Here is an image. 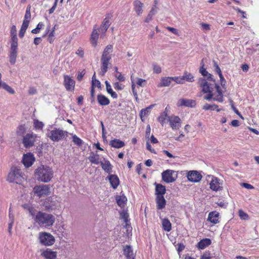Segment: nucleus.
I'll return each mask as SVG.
<instances>
[{
  "mask_svg": "<svg viewBox=\"0 0 259 259\" xmlns=\"http://www.w3.org/2000/svg\"><path fill=\"white\" fill-rule=\"evenodd\" d=\"M108 179L112 187L114 189H116L119 184V180L117 176L115 175H111L108 177Z\"/></svg>",
  "mask_w": 259,
  "mask_h": 259,
  "instance_id": "26",
  "label": "nucleus"
},
{
  "mask_svg": "<svg viewBox=\"0 0 259 259\" xmlns=\"http://www.w3.org/2000/svg\"><path fill=\"white\" fill-rule=\"evenodd\" d=\"M31 18V13L30 11V8H27L25 16H24V20L23 21H26L27 22L28 24H29V20Z\"/></svg>",
  "mask_w": 259,
  "mask_h": 259,
  "instance_id": "46",
  "label": "nucleus"
},
{
  "mask_svg": "<svg viewBox=\"0 0 259 259\" xmlns=\"http://www.w3.org/2000/svg\"><path fill=\"white\" fill-rule=\"evenodd\" d=\"M214 67H215V72L219 74V77H221L222 74L221 70L218 64L215 62H214Z\"/></svg>",
  "mask_w": 259,
  "mask_h": 259,
  "instance_id": "56",
  "label": "nucleus"
},
{
  "mask_svg": "<svg viewBox=\"0 0 259 259\" xmlns=\"http://www.w3.org/2000/svg\"><path fill=\"white\" fill-rule=\"evenodd\" d=\"M113 87L115 90L121 91L124 89V85L118 82H116L113 83Z\"/></svg>",
  "mask_w": 259,
  "mask_h": 259,
  "instance_id": "53",
  "label": "nucleus"
},
{
  "mask_svg": "<svg viewBox=\"0 0 259 259\" xmlns=\"http://www.w3.org/2000/svg\"><path fill=\"white\" fill-rule=\"evenodd\" d=\"M230 105L231 106V108L232 109V110L234 111V112L236 114H239V111L238 110V109L235 107L234 105V102L232 101V100H230Z\"/></svg>",
  "mask_w": 259,
  "mask_h": 259,
  "instance_id": "61",
  "label": "nucleus"
},
{
  "mask_svg": "<svg viewBox=\"0 0 259 259\" xmlns=\"http://www.w3.org/2000/svg\"><path fill=\"white\" fill-rule=\"evenodd\" d=\"M64 84L67 91H73L74 89L75 81L68 75L64 76Z\"/></svg>",
  "mask_w": 259,
  "mask_h": 259,
  "instance_id": "17",
  "label": "nucleus"
},
{
  "mask_svg": "<svg viewBox=\"0 0 259 259\" xmlns=\"http://www.w3.org/2000/svg\"><path fill=\"white\" fill-rule=\"evenodd\" d=\"M11 38H17V29L15 25H13L10 31Z\"/></svg>",
  "mask_w": 259,
  "mask_h": 259,
  "instance_id": "49",
  "label": "nucleus"
},
{
  "mask_svg": "<svg viewBox=\"0 0 259 259\" xmlns=\"http://www.w3.org/2000/svg\"><path fill=\"white\" fill-rule=\"evenodd\" d=\"M167 120L169 122L170 127L173 130H177L181 126V120L178 116L171 115L168 117Z\"/></svg>",
  "mask_w": 259,
  "mask_h": 259,
  "instance_id": "10",
  "label": "nucleus"
},
{
  "mask_svg": "<svg viewBox=\"0 0 259 259\" xmlns=\"http://www.w3.org/2000/svg\"><path fill=\"white\" fill-rule=\"evenodd\" d=\"M116 200L117 204L121 207H123L127 201L126 197L125 196H117L116 197Z\"/></svg>",
  "mask_w": 259,
  "mask_h": 259,
  "instance_id": "36",
  "label": "nucleus"
},
{
  "mask_svg": "<svg viewBox=\"0 0 259 259\" xmlns=\"http://www.w3.org/2000/svg\"><path fill=\"white\" fill-rule=\"evenodd\" d=\"M44 24L42 22H39L36 26V27L32 30L31 32L33 34H37L39 32V30L42 28Z\"/></svg>",
  "mask_w": 259,
  "mask_h": 259,
  "instance_id": "48",
  "label": "nucleus"
},
{
  "mask_svg": "<svg viewBox=\"0 0 259 259\" xmlns=\"http://www.w3.org/2000/svg\"><path fill=\"white\" fill-rule=\"evenodd\" d=\"M239 215L240 218L243 220H245L248 218V215L242 210L239 211Z\"/></svg>",
  "mask_w": 259,
  "mask_h": 259,
  "instance_id": "57",
  "label": "nucleus"
},
{
  "mask_svg": "<svg viewBox=\"0 0 259 259\" xmlns=\"http://www.w3.org/2000/svg\"><path fill=\"white\" fill-rule=\"evenodd\" d=\"M76 54L80 58H82L84 56V52L82 49L79 48L76 51Z\"/></svg>",
  "mask_w": 259,
  "mask_h": 259,
  "instance_id": "62",
  "label": "nucleus"
},
{
  "mask_svg": "<svg viewBox=\"0 0 259 259\" xmlns=\"http://www.w3.org/2000/svg\"><path fill=\"white\" fill-rule=\"evenodd\" d=\"M17 50H10L9 54L10 62L12 65H14L17 57Z\"/></svg>",
  "mask_w": 259,
  "mask_h": 259,
  "instance_id": "35",
  "label": "nucleus"
},
{
  "mask_svg": "<svg viewBox=\"0 0 259 259\" xmlns=\"http://www.w3.org/2000/svg\"><path fill=\"white\" fill-rule=\"evenodd\" d=\"M220 180L214 176H212V179L209 184L210 188L213 191H218L222 190V187L220 186Z\"/></svg>",
  "mask_w": 259,
  "mask_h": 259,
  "instance_id": "18",
  "label": "nucleus"
},
{
  "mask_svg": "<svg viewBox=\"0 0 259 259\" xmlns=\"http://www.w3.org/2000/svg\"><path fill=\"white\" fill-rule=\"evenodd\" d=\"M67 132L60 128H54L48 134V137L53 142H58L67 137Z\"/></svg>",
  "mask_w": 259,
  "mask_h": 259,
  "instance_id": "5",
  "label": "nucleus"
},
{
  "mask_svg": "<svg viewBox=\"0 0 259 259\" xmlns=\"http://www.w3.org/2000/svg\"><path fill=\"white\" fill-rule=\"evenodd\" d=\"M172 80L175 81L176 83L181 84L183 83V79L182 78H179L178 77H171Z\"/></svg>",
  "mask_w": 259,
  "mask_h": 259,
  "instance_id": "59",
  "label": "nucleus"
},
{
  "mask_svg": "<svg viewBox=\"0 0 259 259\" xmlns=\"http://www.w3.org/2000/svg\"><path fill=\"white\" fill-rule=\"evenodd\" d=\"M202 109L205 110H216L218 112L220 111V109L218 108V106L215 104L210 105L208 104H205L203 106Z\"/></svg>",
  "mask_w": 259,
  "mask_h": 259,
  "instance_id": "40",
  "label": "nucleus"
},
{
  "mask_svg": "<svg viewBox=\"0 0 259 259\" xmlns=\"http://www.w3.org/2000/svg\"><path fill=\"white\" fill-rule=\"evenodd\" d=\"M110 60H104L101 59V66L100 71L99 73L101 76H104L105 73L108 70V65L109 64Z\"/></svg>",
  "mask_w": 259,
  "mask_h": 259,
  "instance_id": "21",
  "label": "nucleus"
},
{
  "mask_svg": "<svg viewBox=\"0 0 259 259\" xmlns=\"http://www.w3.org/2000/svg\"><path fill=\"white\" fill-rule=\"evenodd\" d=\"M183 80L185 79L187 81L193 82L194 81V76L192 74L186 72L183 76Z\"/></svg>",
  "mask_w": 259,
  "mask_h": 259,
  "instance_id": "43",
  "label": "nucleus"
},
{
  "mask_svg": "<svg viewBox=\"0 0 259 259\" xmlns=\"http://www.w3.org/2000/svg\"><path fill=\"white\" fill-rule=\"evenodd\" d=\"M113 46L111 45H108L103 51L101 59L110 60L111 56L110 53L112 52Z\"/></svg>",
  "mask_w": 259,
  "mask_h": 259,
  "instance_id": "20",
  "label": "nucleus"
},
{
  "mask_svg": "<svg viewBox=\"0 0 259 259\" xmlns=\"http://www.w3.org/2000/svg\"><path fill=\"white\" fill-rule=\"evenodd\" d=\"M98 27L97 25H95L91 36V42L94 47L97 45V41L99 38V34L98 32Z\"/></svg>",
  "mask_w": 259,
  "mask_h": 259,
  "instance_id": "19",
  "label": "nucleus"
},
{
  "mask_svg": "<svg viewBox=\"0 0 259 259\" xmlns=\"http://www.w3.org/2000/svg\"><path fill=\"white\" fill-rule=\"evenodd\" d=\"M178 107H188L190 108L194 107L196 105V102L194 100L187 99H180L177 102Z\"/></svg>",
  "mask_w": 259,
  "mask_h": 259,
  "instance_id": "14",
  "label": "nucleus"
},
{
  "mask_svg": "<svg viewBox=\"0 0 259 259\" xmlns=\"http://www.w3.org/2000/svg\"><path fill=\"white\" fill-rule=\"evenodd\" d=\"M50 187L46 185L36 186L33 188V192L38 197H46L50 194Z\"/></svg>",
  "mask_w": 259,
  "mask_h": 259,
  "instance_id": "7",
  "label": "nucleus"
},
{
  "mask_svg": "<svg viewBox=\"0 0 259 259\" xmlns=\"http://www.w3.org/2000/svg\"><path fill=\"white\" fill-rule=\"evenodd\" d=\"M123 254L126 256L127 259L135 258L133 249L130 246L126 245L124 248Z\"/></svg>",
  "mask_w": 259,
  "mask_h": 259,
  "instance_id": "32",
  "label": "nucleus"
},
{
  "mask_svg": "<svg viewBox=\"0 0 259 259\" xmlns=\"http://www.w3.org/2000/svg\"><path fill=\"white\" fill-rule=\"evenodd\" d=\"M54 31L55 27H54L53 29L49 34L48 41H49L50 43H52L54 40Z\"/></svg>",
  "mask_w": 259,
  "mask_h": 259,
  "instance_id": "51",
  "label": "nucleus"
},
{
  "mask_svg": "<svg viewBox=\"0 0 259 259\" xmlns=\"http://www.w3.org/2000/svg\"><path fill=\"white\" fill-rule=\"evenodd\" d=\"M39 240L41 244L49 246L52 245L55 241V237L50 233L47 232H40L39 234Z\"/></svg>",
  "mask_w": 259,
  "mask_h": 259,
  "instance_id": "6",
  "label": "nucleus"
},
{
  "mask_svg": "<svg viewBox=\"0 0 259 259\" xmlns=\"http://www.w3.org/2000/svg\"><path fill=\"white\" fill-rule=\"evenodd\" d=\"M55 220V218L52 214L39 211L34 221L41 227H49L53 225Z\"/></svg>",
  "mask_w": 259,
  "mask_h": 259,
  "instance_id": "3",
  "label": "nucleus"
},
{
  "mask_svg": "<svg viewBox=\"0 0 259 259\" xmlns=\"http://www.w3.org/2000/svg\"><path fill=\"white\" fill-rule=\"evenodd\" d=\"M92 88H95V87L100 88H101L100 81L97 79H95V80H92Z\"/></svg>",
  "mask_w": 259,
  "mask_h": 259,
  "instance_id": "54",
  "label": "nucleus"
},
{
  "mask_svg": "<svg viewBox=\"0 0 259 259\" xmlns=\"http://www.w3.org/2000/svg\"><path fill=\"white\" fill-rule=\"evenodd\" d=\"M10 50H17L18 49V38H11Z\"/></svg>",
  "mask_w": 259,
  "mask_h": 259,
  "instance_id": "42",
  "label": "nucleus"
},
{
  "mask_svg": "<svg viewBox=\"0 0 259 259\" xmlns=\"http://www.w3.org/2000/svg\"><path fill=\"white\" fill-rule=\"evenodd\" d=\"M102 168L104 170L108 173L110 174L111 172L112 171V165L109 162V161L106 160H105L104 162H101L100 163Z\"/></svg>",
  "mask_w": 259,
  "mask_h": 259,
  "instance_id": "33",
  "label": "nucleus"
},
{
  "mask_svg": "<svg viewBox=\"0 0 259 259\" xmlns=\"http://www.w3.org/2000/svg\"><path fill=\"white\" fill-rule=\"evenodd\" d=\"M156 202L158 209H162L165 206L166 200L163 196H156Z\"/></svg>",
  "mask_w": 259,
  "mask_h": 259,
  "instance_id": "25",
  "label": "nucleus"
},
{
  "mask_svg": "<svg viewBox=\"0 0 259 259\" xmlns=\"http://www.w3.org/2000/svg\"><path fill=\"white\" fill-rule=\"evenodd\" d=\"M72 141L75 144L78 146H80L82 145V140L75 135L72 136Z\"/></svg>",
  "mask_w": 259,
  "mask_h": 259,
  "instance_id": "45",
  "label": "nucleus"
},
{
  "mask_svg": "<svg viewBox=\"0 0 259 259\" xmlns=\"http://www.w3.org/2000/svg\"><path fill=\"white\" fill-rule=\"evenodd\" d=\"M210 258L211 256L210 252L206 251L201 256L200 259H210Z\"/></svg>",
  "mask_w": 259,
  "mask_h": 259,
  "instance_id": "58",
  "label": "nucleus"
},
{
  "mask_svg": "<svg viewBox=\"0 0 259 259\" xmlns=\"http://www.w3.org/2000/svg\"><path fill=\"white\" fill-rule=\"evenodd\" d=\"M153 71L154 73L159 74L161 72L160 66L155 63L153 64Z\"/></svg>",
  "mask_w": 259,
  "mask_h": 259,
  "instance_id": "52",
  "label": "nucleus"
},
{
  "mask_svg": "<svg viewBox=\"0 0 259 259\" xmlns=\"http://www.w3.org/2000/svg\"><path fill=\"white\" fill-rule=\"evenodd\" d=\"M241 185L244 188H246L247 189H253V187L251 185L248 183H243L241 184Z\"/></svg>",
  "mask_w": 259,
  "mask_h": 259,
  "instance_id": "63",
  "label": "nucleus"
},
{
  "mask_svg": "<svg viewBox=\"0 0 259 259\" xmlns=\"http://www.w3.org/2000/svg\"><path fill=\"white\" fill-rule=\"evenodd\" d=\"M41 255L45 259H56L57 256V252L53 251L50 248L44 250Z\"/></svg>",
  "mask_w": 259,
  "mask_h": 259,
  "instance_id": "16",
  "label": "nucleus"
},
{
  "mask_svg": "<svg viewBox=\"0 0 259 259\" xmlns=\"http://www.w3.org/2000/svg\"><path fill=\"white\" fill-rule=\"evenodd\" d=\"M187 177L189 181L194 183L199 182L202 179L201 174L196 170L189 171L187 173Z\"/></svg>",
  "mask_w": 259,
  "mask_h": 259,
  "instance_id": "11",
  "label": "nucleus"
},
{
  "mask_svg": "<svg viewBox=\"0 0 259 259\" xmlns=\"http://www.w3.org/2000/svg\"><path fill=\"white\" fill-rule=\"evenodd\" d=\"M36 136L33 133H29L27 134L23 137V144L24 146L26 148H30L33 146L35 141Z\"/></svg>",
  "mask_w": 259,
  "mask_h": 259,
  "instance_id": "9",
  "label": "nucleus"
},
{
  "mask_svg": "<svg viewBox=\"0 0 259 259\" xmlns=\"http://www.w3.org/2000/svg\"><path fill=\"white\" fill-rule=\"evenodd\" d=\"M28 25L29 24H28L27 22L26 21H23L21 27V29L19 33V36L20 38H22L24 36L25 33L26 31V29L28 26Z\"/></svg>",
  "mask_w": 259,
  "mask_h": 259,
  "instance_id": "37",
  "label": "nucleus"
},
{
  "mask_svg": "<svg viewBox=\"0 0 259 259\" xmlns=\"http://www.w3.org/2000/svg\"><path fill=\"white\" fill-rule=\"evenodd\" d=\"M134 10L139 16L143 13V4L140 1L136 0L133 3Z\"/></svg>",
  "mask_w": 259,
  "mask_h": 259,
  "instance_id": "23",
  "label": "nucleus"
},
{
  "mask_svg": "<svg viewBox=\"0 0 259 259\" xmlns=\"http://www.w3.org/2000/svg\"><path fill=\"white\" fill-rule=\"evenodd\" d=\"M24 179L21 169L17 167L13 166L11 168L8 174L7 180L10 183L20 184Z\"/></svg>",
  "mask_w": 259,
  "mask_h": 259,
  "instance_id": "4",
  "label": "nucleus"
},
{
  "mask_svg": "<svg viewBox=\"0 0 259 259\" xmlns=\"http://www.w3.org/2000/svg\"><path fill=\"white\" fill-rule=\"evenodd\" d=\"M219 213L217 211L210 212L208 215L207 221L213 224H216L219 221Z\"/></svg>",
  "mask_w": 259,
  "mask_h": 259,
  "instance_id": "22",
  "label": "nucleus"
},
{
  "mask_svg": "<svg viewBox=\"0 0 259 259\" xmlns=\"http://www.w3.org/2000/svg\"><path fill=\"white\" fill-rule=\"evenodd\" d=\"M156 4V3H155V5L153 6V7L152 8L151 10H150L149 13L148 14L147 17L146 18V19L145 20V22L148 23L151 20H152L153 16L156 14V11L155 10Z\"/></svg>",
  "mask_w": 259,
  "mask_h": 259,
  "instance_id": "38",
  "label": "nucleus"
},
{
  "mask_svg": "<svg viewBox=\"0 0 259 259\" xmlns=\"http://www.w3.org/2000/svg\"><path fill=\"white\" fill-rule=\"evenodd\" d=\"M110 145L113 148L118 149L124 147L125 144L119 139H114L110 142Z\"/></svg>",
  "mask_w": 259,
  "mask_h": 259,
  "instance_id": "28",
  "label": "nucleus"
},
{
  "mask_svg": "<svg viewBox=\"0 0 259 259\" xmlns=\"http://www.w3.org/2000/svg\"><path fill=\"white\" fill-rule=\"evenodd\" d=\"M111 24L109 18L106 17L103 21L102 24L99 28H98L99 31L101 34V37L103 38L105 33L108 29L109 27Z\"/></svg>",
  "mask_w": 259,
  "mask_h": 259,
  "instance_id": "13",
  "label": "nucleus"
},
{
  "mask_svg": "<svg viewBox=\"0 0 259 259\" xmlns=\"http://www.w3.org/2000/svg\"><path fill=\"white\" fill-rule=\"evenodd\" d=\"M89 160L92 163L95 164H100L102 162L101 161L99 155L93 152L91 153L90 156L89 157Z\"/></svg>",
  "mask_w": 259,
  "mask_h": 259,
  "instance_id": "29",
  "label": "nucleus"
},
{
  "mask_svg": "<svg viewBox=\"0 0 259 259\" xmlns=\"http://www.w3.org/2000/svg\"><path fill=\"white\" fill-rule=\"evenodd\" d=\"M162 226L163 229L167 232H169L171 229V224L167 218L162 220Z\"/></svg>",
  "mask_w": 259,
  "mask_h": 259,
  "instance_id": "34",
  "label": "nucleus"
},
{
  "mask_svg": "<svg viewBox=\"0 0 259 259\" xmlns=\"http://www.w3.org/2000/svg\"><path fill=\"white\" fill-rule=\"evenodd\" d=\"M105 85H106L107 92L108 94H109L110 92H111L113 91L112 89L111 88V86L108 81H105Z\"/></svg>",
  "mask_w": 259,
  "mask_h": 259,
  "instance_id": "60",
  "label": "nucleus"
},
{
  "mask_svg": "<svg viewBox=\"0 0 259 259\" xmlns=\"http://www.w3.org/2000/svg\"><path fill=\"white\" fill-rule=\"evenodd\" d=\"M162 180L166 183H171L175 182L177 178V174L174 170L167 169L161 174Z\"/></svg>",
  "mask_w": 259,
  "mask_h": 259,
  "instance_id": "8",
  "label": "nucleus"
},
{
  "mask_svg": "<svg viewBox=\"0 0 259 259\" xmlns=\"http://www.w3.org/2000/svg\"><path fill=\"white\" fill-rule=\"evenodd\" d=\"M28 93L29 95H33L36 93V90L34 87H30L28 90Z\"/></svg>",
  "mask_w": 259,
  "mask_h": 259,
  "instance_id": "64",
  "label": "nucleus"
},
{
  "mask_svg": "<svg viewBox=\"0 0 259 259\" xmlns=\"http://www.w3.org/2000/svg\"><path fill=\"white\" fill-rule=\"evenodd\" d=\"M114 76L119 81H124L125 79V77L120 73L119 72L117 74H115Z\"/></svg>",
  "mask_w": 259,
  "mask_h": 259,
  "instance_id": "55",
  "label": "nucleus"
},
{
  "mask_svg": "<svg viewBox=\"0 0 259 259\" xmlns=\"http://www.w3.org/2000/svg\"><path fill=\"white\" fill-rule=\"evenodd\" d=\"M168 117V116H167L166 112H162L158 117V121L162 125V126H163L165 123V120L166 119H167Z\"/></svg>",
  "mask_w": 259,
  "mask_h": 259,
  "instance_id": "39",
  "label": "nucleus"
},
{
  "mask_svg": "<svg viewBox=\"0 0 259 259\" xmlns=\"http://www.w3.org/2000/svg\"><path fill=\"white\" fill-rule=\"evenodd\" d=\"M172 81V78L171 77H163L161 78L160 82L159 83L158 87H168L170 85Z\"/></svg>",
  "mask_w": 259,
  "mask_h": 259,
  "instance_id": "31",
  "label": "nucleus"
},
{
  "mask_svg": "<svg viewBox=\"0 0 259 259\" xmlns=\"http://www.w3.org/2000/svg\"><path fill=\"white\" fill-rule=\"evenodd\" d=\"M150 111V110L149 109H148L147 107L146 108H144V109H142L141 110L140 113V115L141 119H142L143 117L146 116L149 113Z\"/></svg>",
  "mask_w": 259,
  "mask_h": 259,
  "instance_id": "50",
  "label": "nucleus"
},
{
  "mask_svg": "<svg viewBox=\"0 0 259 259\" xmlns=\"http://www.w3.org/2000/svg\"><path fill=\"white\" fill-rule=\"evenodd\" d=\"M25 132V127L24 125H19L17 131V134L18 136H22Z\"/></svg>",
  "mask_w": 259,
  "mask_h": 259,
  "instance_id": "47",
  "label": "nucleus"
},
{
  "mask_svg": "<svg viewBox=\"0 0 259 259\" xmlns=\"http://www.w3.org/2000/svg\"><path fill=\"white\" fill-rule=\"evenodd\" d=\"M22 207L24 210L29 213V215L34 220L36 214L38 212L34 205L32 203H28L24 204Z\"/></svg>",
  "mask_w": 259,
  "mask_h": 259,
  "instance_id": "15",
  "label": "nucleus"
},
{
  "mask_svg": "<svg viewBox=\"0 0 259 259\" xmlns=\"http://www.w3.org/2000/svg\"><path fill=\"white\" fill-rule=\"evenodd\" d=\"M33 126L36 130H41L44 126V124L42 122L35 119L33 120Z\"/></svg>",
  "mask_w": 259,
  "mask_h": 259,
  "instance_id": "41",
  "label": "nucleus"
},
{
  "mask_svg": "<svg viewBox=\"0 0 259 259\" xmlns=\"http://www.w3.org/2000/svg\"><path fill=\"white\" fill-rule=\"evenodd\" d=\"M34 176L38 181L47 183L53 178V171L49 166L41 165L35 169Z\"/></svg>",
  "mask_w": 259,
  "mask_h": 259,
  "instance_id": "2",
  "label": "nucleus"
},
{
  "mask_svg": "<svg viewBox=\"0 0 259 259\" xmlns=\"http://www.w3.org/2000/svg\"><path fill=\"white\" fill-rule=\"evenodd\" d=\"M200 73L204 77L207 78V80L200 78L199 79L198 83L202 88V91L207 95L203 97L204 99L207 101L212 99L213 101L222 103L224 101L223 93L219 85L215 84L214 80H212V75L209 73L202 65L200 69Z\"/></svg>",
  "mask_w": 259,
  "mask_h": 259,
  "instance_id": "1",
  "label": "nucleus"
},
{
  "mask_svg": "<svg viewBox=\"0 0 259 259\" xmlns=\"http://www.w3.org/2000/svg\"><path fill=\"white\" fill-rule=\"evenodd\" d=\"M155 195L156 196H163L166 193L165 187L162 184L155 183Z\"/></svg>",
  "mask_w": 259,
  "mask_h": 259,
  "instance_id": "24",
  "label": "nucleus"
},
{
  "mask_svg": "<svg viewBox=\"0 0 259 259\" xmlns=\"http://www.w3.org/2000/svg\"><path fill=\"white\" fill-rule=\"evenodd\" d=\"M1 87L11 94H14L15 93V91L5 82H3Z\"/></svg>",
  "mask_w": 259,
  "mask_h": 259,
  "instance_id": "44",
  "label": "nucleus"
},
{
  "mask_svg": "<svg viewBox=\"0 0 259 259\" xmlns=\"http://www.w3.org/2000/svg\"><path fill=\"white\" fill-rule=\"evenodd\" d=\"M35 161V157L33 154L27 153L23 155L22 163L26 167L31 166Z\"/></svg>",
  "mask_w": 259,
  "mask_h": 259,
  "instance_id": "12",
  "label": "nucleus"
},
{
  "mask_svg": "<svg viewBox=\"0 0 259 259\" xmlns=\"http://www.w3.org/2000/svg\"><path fill=\"white\" fill-rule=\"evenodd\" d=\"M211 243V240L209 238H204L201 240L197 245V248L199 249H203L209 246Z\"/></svg>",
  "mask_w": 259,
  "mask_h": 259,
  "instance_id": "27",
  "label": "nucleus"
},
{
  "mask_svg": "<svg viewBox=\"0 0 259 259\" xmlns=\"http://www.w3.org/2000/svg\"><path fill=\"white\" fill-rule=\"evenodd\" d=\"M97 101L99 104L101 106H106L110 103V100L108 98L101 94L97 96Z\"/></svg>",
  "mask_w": 259,
  "mask_h": 259,
  "instance_id": "30",
  "label": "nucleus"
}]
</instances>
